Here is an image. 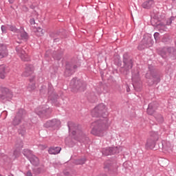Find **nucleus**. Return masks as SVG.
<instances>
[{"label":"nucleus","instance_id":"c756f323","mask_svg":"<svg viewBox=\"0 0 176 176\" xmlns=\"http://www.w3.org/2000/svg\"><path fill=\"white\" fill-rule=\"evenodd\" d=\"M1 30L3 34H6V32H8V27L7 26H5L3 25H1Z\"/></svg>","mask_w":176,"mask_h":176},{"label":"nucleus","instance_id":"1a4fd4ad","mask_svg":"<svg viewBox=\"0 0 176 176\" xmlns=\"http://www.w3.org/2000/svg\"><path fill=\"white\" fill-rule=\"evenodd\" d=\"M142 6L144 9H152L155 6V1L153 0H147L142 3Z\"/></svg>","mask_w":176,"mask_h":176},{"label":"nucleus","instance_id":"e433bc0d","mask_svg":"<svg viewBox=\"0 0 176 176\" xmlns=\"http://www.w3.org/2000/svg\"><path fill=\"white\" fill-rule=\"evenodd\" d=\"M26 175L27 176H32V173H31V171L29 170L27 172Z\"/></svg>","mask_w":176,"mask_h":176},{"label":"nucleus","instance_id":"a19ab883","mask_svg":"<svg viewBox=\"0 0 176 176\" xmlns=\"http://www.w3.org/2000/svg\"><path fill=\"white\" fill-rule=\"evenodd\" d=\"M16 153H18L16 151H15L14 153V155H16Z\"/></svg>","mask_w":176,"mask_h":176},{"label":"nucleus","instance_id":"2eb2a0df","mask_svg":"<svg viewBox=\"0 0 176 176\" xmlns=\"http://www.w3.org/2000/svg\"><path fill=\"white\" fill-rule=\"evenodd\" d=\"M29 159L32 164L34 166H38L39 164V159H38L34 155H32Z\"/></svg>","mask_w":176,"mask_h":176},{"label":"nucleus","instance_id":"9b49d317","mask_svg":"<svg viewBox=\"0 0 176 176\" xmlns=\"http://www.w3.org/2000/svg\"><path fill=\"white\" fill-rule=\"evenodd\" d=\"M5 91L6 94L1 96V98L2 100H5V98H6L8 101H10V100H12V98L13 97V94L10 91H9V89H5Z\"/></svg>","mask_w":176,"mask_h":176},{"label":"nucleus","instance_id":"39448f33","mask_svg":"<svg viewBox=\"0 0 176 176\" xmlns=\"http://www.w3.org/2000/svg\"><path fill=\"white\" fill-rule=\"evenodd\" d=\"M71 86H72L73 89H76L77 90H80V91L85 90V84L80 80L75 79L72 80Z\"/></svg>","mask_w":176,"mask_h":176},{"label":"nucleus","instance_id":"ddd939ff","mask_svg":"<svg viewBox=\"0 0 176 176\" xmlns=\"http://www.w3.org/2000/svg\"><path fill=\"white\" fill-rule=\"evenodd\" d=\"M155 111H156V106H155V103L149 104L148 107L147 109V113L148 115H153Z\"/></svg>","mask_w":176,"mask_h":176},{"label":"nucleus","instance_id":"c85d7f7f","mask_svg":"<svg viewBox=\"0 0 176 176\" xmlns=\"http://www.w3.org/2000/svg\"><path fill=\"white\" fill-rule=\"evenodd\" d=\"M154 83H159V82H160V77L159 76H153V77Z\"/></svg>","mask_w":176,"mask_h":176},{"label":"nucleus","instance_id":"9d476101","mask_svg":"<svg viewBox=\"0 0 176 176\" xmlns=\"http://www.w3.org/2000/svg\"><path fill=\"white\" fill-rule=\"evenodd\" d=\"M8 72V67L6 65H0V78L1 79H5V75Z\"/></svg>","mask_w":176,"mask_h":176},{"label":"nucleus","instance_id":"423d86ee","mask_svg":"<svg viewBox=\"0 0 176 176\" xmlns=\"http://www.w3.org/2000/svg\"><path fill=\"white\" fill-rule=\"evenodd\" d=\"M34 74V66L32 65H27L23 74V76H31Z\"/></svg>","mask_w":176,"mask_h":176},{"label":"nucleus","instance_id":"20e7f679","mask_svg":"<svg viewBox=\"0 0 176 176\" xmlns=\"http://www.w3.org/2000/svg\"><path fill=\"white\" fill-rule=\"evenodd\" d=\"M25 113V111H24L23 110H19V111L17 113L16 116L13 120L12 124L14 126H19V124L21 123V120H23Z\"/></svg>","mask_w":176,"mask_h":176},{"label":"nucleus","instance_id":"f257e3e1","mask_svg":"<svg viewBox=\"0 0 176 176\" xmlns=\"http://www.w3.org/2000/svg\"><path fill=\"white\" fill-rule=\"evenodd\" d=\"M107 107L104 104L97 105L91 111L94 118H102L94 122L91 124V134L96 137H104L105 131L108 129V120L107 119Z\"/></svg>","mask_w":176,"mask_h":176},{"label":"nucleus","instance_id":"6e6552de","mask_svg":"<svg viewBox=\"0 0 176 176\" xmlns=\"http://www.w3.org/2000/svg\"><path fill=\"white\" fill-rule=\"evenodd\" d=\"M8 48H6V45H0V60L2 58H5V57H8Z\"/></svg>","mask_w":176,"mask_h":176},{"label":"nucleus","instance_id":"ea45409f","mask_svg":"<svg viewBox=\"0 0 176 176\" xmlns=\"http://www.w3.org/2000/svg\"><path fill=\"white\" fill-rule=\"evenodd\" d=\"M16 42H17V43H19V44L23 43V41L21 40H20L19 41H16Z\"/></svg>","mask_w":176,"mask_h":176},{"label":"nucleus","instance_id":"7ed1b4c3","mask_svg":"<svg viewBox=\"0 0 176 176\" xmlns=\"http://www.w3.org/2000/svg\"><path fill=\"white\" fill-rule=\"evenodd\" d=\"M24 49L25 47L22 45L16 46V51L17 54L22 61H30L31 58L29 56L28 54L25 52Z\"/></svg>","mask_w":176,"mask_h":176},{"label":"nucleus","instance_id":"72a5a7b5","mask_svg":"<svg viewBox=\"0 0 176 176\" xmlns=\"http://www.w3.org/2000/svg\"><path fill=\"white\" fill-rule=\"evenodd\" d=\"M64 174L65 176H74V175L71 174V173H69L68 171H65Z\"/></svg>","mask_w":176,"mask_h":176},{"label":"nucleus","instance_id":"aec40b11","mask_svg":"<svg viewBox=\"0 0 176 176\" xmlns=\"http://www.w3.org/2000/svg\"><path fill=\"white\" fill-rule=\"evenodd\" d=\"M52 124V127H58L61 124V122L59 120L54 119L51 120Z\"/></svg>","mask_w":176,"mask_h":176},{"label":"nucleus","instance_id":"58836bf2","mask_svg":"<svg viewBox=\"0 0 176 176\" xmlns=\"http://www.w3.org/2000/svg\"><path fill=\"white\" fill-rule=\"evenodd\" d=\"M8 2L10 3H13V2H14V0H8Z\"/></svg>","mask_w":176,"mask_h":176},{"label":"nucleus","instance_id":"4be33fe9","mask_svg":"<svg viewBox=\"0 0 176 176\" xmlns=\"http://www.w3.org/2000/svg\"><path fill=\"white\" fill-rule=\"evenodd\" d=\"M86 135H84L83 132H80L78 134V140L82 142H85V140L87 139Z\"/></svg>","mask_w":176,"mask_h":176},{"label":"nucleus","instance_id":"5701e85b","mask_svg":"<svg viewBox=\"0 0 176 176\" xmlns=\"http://www.w3.org/2000/svg\"><path fill=\"white\" fill-rule=\"evenodd\" d=\"M35 89H36V87H35L34 82H30L28 86V90L29 91H34Z\"/></svg>","mask_w":176,"mask_h":176},{"label":"nucleus","instance_id":"a878e982","mask_svg":"<svg viewBox=\"0 0 176 176\" xmlns=\"http://www.w3.org/2000/svg\"><path fill=\"white\" fill-rule=\"evenodd\" d=\"M36 35L38 36H42L43 35V30L41 28H37V32H36Z\"/></svg>","mask_w":176,"mask_h":176},{"label":"nucleus","instance_id":"b1692460","mask_svg":"<svg viewBox=\"0 0 176 176\" xmlns=\"http://www.w3.org/2000/svg\"><path fill=\"white\" fill-rule=\"evenodd\" d=\"M86 163V158H82L76 161V164H85Z\"/></svg>","mask_w":176,"mask_h":176},{"label":"nucleus","instance_id":"dca6fc26","mask_svg":"<svg viewBox=\"0 0 176 176\" xmlns=\"http://www.w3.org/2000/svg\"><path fill=\"white\" fill-rule=\"evenodd\" d=\"M109 152L106 153V155H113L115 153H119V147H111L108 149Z\"/></svg>","mask_w":176,"mask_h":176},{"label":"nucleus","instance_id":"6ab92c4d","mask_svg":"<svg viewBox=\"0 0 176 176\" xmlns=\"http://www.w3.org/2000/svg\"><path fill=\"white\" fill-rule=\"evenodd\" d=\"M157 28L160 32H164V31H167V27H166V25L163 23H160V25H158Z\"/></svg>","mask_w":176,"mask_h":176},{"label":"nucleus","instance_id":"a211bd4d","mask_svg":"<svg viewBox=\"0 0 176 176\" xmlns=\"http://www.w3.org/2000/svg\"><path fill=\"white\" fill-rule=\"evenodd\" d=\"M7 27H8L10 31H12V32H14V34L20 32V29H17V28L13 25H7Z\"/></svg>","mask_w":176,"mask_h":176},{"label":"nucleus","instance_id":"f03ea898","mask_svg":"<svg viewBox=\"0 0 176 176\" xmlns=\"http://www.w3.org/2000/svg\"><path fill=\"white\" fill-rule=\"evenodd\" d=\"M157 140H159V135L157 133H152L151 136L147 139L146 148H147V149H153L156 145V142Z\"/></svg>","mask_w":176,"mask_h":176},{"label":"nucleus","instance_id":"393cba45","mask_svg":"<svg viewBox=\"0 0 176 176\" xmlns=\"http://www.w3.org/2000/svg\"><path fill=\"white\" fill-rule=\"evenodd\" d=\"M174 20H175V17L171 16L169 19L166 21V25H171Z\"/></svg>","mask_w":176,"mask_h":176},{"label":"nucleus","instance_id":"412c9836","mask_svg":"<svg viewBox=\"0 0 176 176\" xmlns=\"http://www.w3.org/2000/svg\"><path fill=\"white\" fill-rule=\"evenodd\" d=\"M23 155L26 156V157H28V159H30V157L33 155L32 151H31V150L29 149H25L23 151Z\"/></svg>","mask_w":176,"mask_h":176},{"label":"nucleus","instance_id":"473e14b6","mask_svg":"<svg viewBox=\"0 0 176 176\" xmlns=\"http://www.w3.org/2000/svg\"><path fill=\"white\" fill-rule=\"evenodd\" d=\"M160 34L159 32H155L154 33V38L156 42H157V41H159V36H160Z\"/></svg>","mask_w":176,"mask_h":176},{"label":"nucleus","instance_id":"f3484780","mask_svg":"<svg viewBox=\"0 0 176 176\" xmlns=\"http://www.w3.org/2000/svg\"><path fill=\"white\" fill-rule=\"evenodd\" d=\"M168 52L170 54V56L173 58V60L176 59V49L175 48H168Z\"/></svg>","mask_w":176,"mask_h":176},{"label":"nucleus","instance_id":"4468645a","mask_svg":"<svg viewBox=\"0 0 176 176\" xmlns=\"http://www.w3.org/2000/svg\"><path fill=\"white\" fill-rule=\"evenodd\" d=\"M50 38H52L54 43H57V42H60V36H58V34L56 32H51L50 34Z\"/></svg>","mask_w":176,"mask_h":176},{"label":"nucleus","instance_id":"2f4dec72","mask_svg":"<svg viewBox=\"0 0 176 176\" xmlns=\"http://www.w3.org/2000/svg\"><path fill=\"white\" fill-rule=\"evenodd\" d=\"M30 23L33 27H36V23H35V19L34 18L30 19Z\"/></svg>","mask_w":176,"mask_h":176},{"label":"nucleus","instance_id":"7c9ffc66","mask_svg":"<svg viewBox=\"0 0 176 176\" xmlns=\"http://www.w3.org/2000/svg\"><path fill=\"white\" fill-rule=\"evenodd\" d=\"M108 149H111V148H104L102 150L103 155H105L106 156H108V155H112V154H107V153H108V152H109V151H108Z\"/></svg>","mask_w":176,"mask_h":176},{"label":"nucleus","instance_id":"4c0bfd02","mask_svg":"<svg viewBox=\"0 0 176 176\" xmlns=\"http://www.w3.org/2000/svg\"><path fill=\"white\" fill-rule=\"evenodd\" d=\"M69 72V70H68V69H67V70L65 71V75H66L67 76H69V74H68Z\"/></svg>","mask_w":176,"mask_h":176},{"label":"nucleus","instance_id":"bb28decb","mask_svg":"<svg viewBox=\"0 0 176 176\" xmlns=\"http://www.w3.org/2000/svg\"><path fill=\"white\" fill-rule=\"evenodd\" d=\"M125 67L128 68V69H131L133 68V61L129 60L127 63L125 64Z\"/></svg>","mask_w":176,"mask_h":176},{"label":"nucleus","instance_id":"c9c22d12","mask_svg":"<svg viewBox=\"0 0 176 176\" xmlns=\"http://www.w3.org/2000/svg\"><path fill=\"white\" fill-rule=\"evenodd\" d=\"M47 146H43V145H40L39 146V148L40 149H46Z\"/></svg>","mask_w":176,"mask_h":176},{"label":"nucleus","instance_id":"f704fd0d","mask_svg":"<svg viewBox=\"0 0 176 176\" xmlns=\"http://www.w3.org/2000/svg\"><path fill=\"white\" fill-rule=\"evenodd\" d=\"M46 112H47V111H43L42 112L38 111V112H37V114L41 116V115H42V113H46Z\"/></svg>","mask_w":176,"mask_h":176},{"label":"nucleus","instance_id":"f8f14e48","mask_svg":"<svg viewBox=\"0 0 176 176\" xmlns=\"http://www.w3.org/2000/svg\"><path fill=\"white\" fill-rule=\"evenodd\" d=\"M60 152H61L60 147H51L48 150V153H50V155H58Z\"/></svg>","mask_w":176,"mask_h":176},{"label":"nucleus","instance_id":"0eeeda50","mask_svg":"<svg viewBox=\"0 0 176 176\" xmlns=\"http://www.w3.org/2000/svg\"><path fill=\"white\" fill-rule=\"evenodd\" d=\"M18 38L21 41H25L28 38V34L24 31V28H21L17 33Z\"/></svg>","mask_w":176,"mask_h":176},{"label":"nucleus","instance_id":"cd10ccee","mask_svg":"<svg viewBox=\"0 0 176 176\" xmlns=\"http://www.w3.org/2000/svg\"><path fill=\"white\" fill-rule=\"evenodd\" d=\"M44 127H46L47 129H49V127H53L52 124V120L47 121L44 124Z\"/></svg>","mask_w":176,"mask_h":176}]
</instances>
